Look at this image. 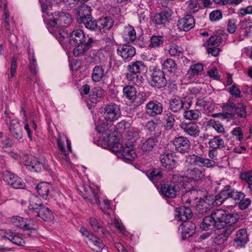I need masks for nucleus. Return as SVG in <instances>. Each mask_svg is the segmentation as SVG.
Wrapping results in <instances>:
<instances>
[{"mask_svg":"<svg viewBox=\"0 0 252 252\" xmlns=\"http://www.w3.org/2000/svg\"><path fill=\"white\" fill-rule=\"evenodd\" d=\"M25 221V220L23 218L19 216H14L10 219V221L12 224L20 228L24 225Z\"/></svg>","mask_w":252,"mask_h":252,"instance_id":"774afa93","label":"nucleus"},{"mask_svg":"<svg viewBox=\"0 0 252 252\" xmlns=\"http://www.w3.org/2000/svg\"><path fill=\"white\" fill-rule=\"evenodd\" d=\"M189 159H190L189 162L191 164H193L200 167H212L216 163L215 161L213 160L205 158L195 155L189 156L187 160Z\"/></svg>","mask_w":252,"mask_h":252,"instance_id":"4468645a","label":"nucleus"},{"mask_svg":"<svg viewBox=\"0 0 252 252\" xmlns=\"http://www.w3.org/2000/svg\"><path fill=\"white\" fill-rule=\"evenodd\" d=\"M203 70V66L201 63H197L191 65L188 71L189 77L198 75Z\"/></svg>","mask_w":252,"mask_h":252,"instance_id":"de8ad7c7","label":"nucleus"},{"mask_svg":"<svg viewBox=\"0 0 252 252\" xmlns=\"http://www.w3.org/2000/svg\"><path fill=\"white\" fill-rule=\"evenodd\" d=\"M121 148L119 150V152L121 154L125 161L133 160L137 157V154L133 149L132 145L125 147L121 146Z\"/></svg>","mask_w":252,"mask_h":252,"instance_id":"7c9ffc66","label":"nucleus"},{"mask_svg":"<svg viewBox=\"0 0 252 252\" xmlns=\"http://www.w3.org/2000/svg\"><path fill=\"white\" fill-rule=\"evenodd\" d=\"M188 188L189 189L187 190V191L189 196V197L191 202L193 201H196V202L197 201L199 200L200 197H201L202 191L195 188V187H192L191 188Z\"/></svg>","mask_w":252,"mask_h":252,"instance_id":"8fccbe9b","label":"nucleus"},{"mask_svg":"<svg viewBox=\"0 0 252 252\" xmlns=\"http://www.w3.org/2000/svg\"><path fill=\"white\" fill-rule=\"evenodd\" d=\"M122 35L124 40L128 43H132L137 38L135 30L134 27L130 25L124 27Z\"/></svg>","mask_w":252,"mask_h":252,"instance_id":"c85d7f7f","label":"nucleus"},{"mask_svg":"<svg viewBox=\"0 0 252 252\" xmlns=\"http://www.w3.org/2000/svg\"><path fill=\"white\" fill-rule=\"evenodd\" d=\"M163 109L162 104L157 100L150 101L145 108L146 113L151 117H156L161 114Z\"/></svg>","mask_w":252,"mask_h":252,"instance_id":"9b49d317","label":"nucleus"},{"mask_svg":"<svg viewBox=\"0 0 252 252\" xmlns=\"http://www.w3.org/2000/svg\"><path fill=\"white\" fill-rule=\"evenodd\" d=\"M208 144L211 148L214 149H221L224 147V142L219 136L210 139Z\"/></svg>","mask_w":252,"mask_h":252,"instance_id":"a18cd8bd","label":"nucleus"},{"mask_svg":"<svg viewBox=\"0 0 252 252\" xmlns=\"http://www.w3.org/2000/svg\"><path fill=\"white\" fill-rule=\"evenodd\" d=\"M103 110V116L107 122H115L121 115L119 106L114 103H109L105 105Z\"/></svg>","mask_w":252,"mask_h":252,"instance_id":"423d86ee","label":"nucleus"},{"mask_svg":"<svg viewBox=\"0 0 252 252\" xmlns=\"http://www.w3.org/2000/svg\"><path fill=\"white\" fill-rule=\"evenodd\" d=\"M249 236L246 228H241L237 231L235 237L234 239V243L235 246L243 247L249 241Z\"/></svg>","mask_w":252,"mask_h":252,"instance_id":"aec40b11","label":"nucleus"},{"mask_svg":"<svg viewBox=\"0 0 252 252\" xmlns=\"http://www.w3.org/2000/svg\"><path fill=\"white\" fill-rule=\"evenodd\" d=\"M158 142V138L156 137H151L147 139L141 145V149L143 151H152L157 146Z\"/></svg>","mask_w":252,"mask_h":252,"instance_id":"c9c22d12","label":"nucleus"},{"mask_svg":"<svg viewBox=\"0 0 252 252\" xmlns=\"http://www.w3.org/2000/svg\"><path fill=\"white\" fill-rule=\"evenodd\" d=\"M163 69L170 73H175L177 69L175 61L171 59H167L162 64Z\"/></svg>","mask_w":252,"mask_h":252,"instance_id":"79ce46f5","label":"nucleus"},{"mask_svg":"<svg viewBox=\"0 0 252 252\" xmlns=\"http://www.w3.org/2000/svg\"><path fill=\"white\" fill-rule=\"evenodd\" d=\"M29 64L28 67L32 73L36 75L37 73V64L36 60L32 53V56L29 55Z\"/></svg>","mask_w":252,"mask_h":252,"instance_id":"864d4df0","label":"nucleus"},{"mask_svg":"<svg viewBox=\"0 0 252 252\" xmlns=\"http://www.w3.org/2000/svg\"><path fill=\"white\" fill-rule=\"evenodd\" d=\"M126 68L129 72L132 73H141L144 72L147 70L144 63L141 61L131 62L126 66Z\"/></svg>","mask_w":252,"mask_h":252,"instance_id":"473e14b6","label":"nucleus"},{"mask_svg":"<svg viewBox=\"0 0 252 252\" xmlns=\"http://www.w3.org/2000/svg\"><path fill=\"white\" fill-rule=\"evenodd\" d=\"M150 85L155 88L161 89L166 86L167 80L162 70L155 67L151 71Z\"/></svg>","mask_w":252,"mask_h":252,"instance_id":"20e7f679","label":"nucleus"},{"mask_svg":"<svg viewBox=\"0 0 252 252\" xmlns=\"http://www.w3.org/2000/svg\"><path fill=\"white\" fill-rule=\"evenodd\" d=\"M222 17V14L221 12L219 10H215L212 11L210 13L209 18L210 20L212 22H216Z\"/></svg>","mask_w":252,"mask_h":252,"instance_id":"338daca9","label":"nucleus"},{"mask_svg":"<svg viewBox=\"0 0 252 252\" xmlns=\"http://www.w3.org/2000/svg\"><path fill=\"white\" fill-rule=\"evenodd\" d=\"M104 95V91L100 88H94L90 94V99L92 103H97L100 98Z\"/></svg>","mask_w":252,"mask_h":252,"instance_id":"4c0bfd02","label":"nucleus"},{"mask_svg":"<svg viewBox=\"0 0 252 252\" xmlns=\"http://www.w3.org/2000/svg\"><path fill=\"white\" fill-rule=\"evenodd\" d=\"M22 161L27 169L32 172H40L44 168L45 163L39 161L35 157L31 155H24Z\"/></svg>","mask_w":252,"mask_h":252,"instance_id":"6e6552de","label":"nucleus"},{"mask_svg":"<svg viewBox=\"0 0 252 252\" xmlns=\"http://www.w3.org/2000/svg\"><path fill=\"white\" fill-rule=\"evenodd\" d=\"M2 238L5 241L9 240L13 244L19 246H23L25 243L21 237L11 231L5 233V235Z\"/></svg>","mask_w":252,"mask_h":252,"instance_id":"f704fd0d","label":"nucleus"},{"mask_svg":"<svg viewBox=\"0 0 252 252\" xmlns=\"http://www.w3.org/2000/svg\"><path fill=\"white\" fill-rule=\"evenodd\" d=\"M160 160L162 166L168 169H172L176 166V161L170 152H166L161 155Z\"/></svg>","mask_w":252,"mask_h":252,"instance_id":"bb28decb","label":"nucleus"},{"mask_svg":"<svg viewBox=\"0 0 252 252\" xmlns=\"http://www.w3.org/2000/svg\"><path fill=\"white\" fill-rule=\"evenodd\" d=\"M28 213L35 217H40L46 221H50L54 219L52 211L43 205L37 196H33L30 198Z\"/></svg>","mask_w":252,"mask_h":252,"instance_id":"f03ea898","label":"nucleus"},{"mask_svg":"<svg viewBox=\"0 0 252 252\" xmlns=\"http://www.w3.org/2000/svg\"><path fill=\"white\" fill-rule=\"evenodd\" d=\"M149 96L148 93L139 92L138 94L135 96L134 101V105L139 106L144 104L146 102Z\"/></svg>","mask_w":252,"mask_h":252,"instance_id":"3c124183","label":"nucleus"},{"mask_svg":"<svg viewBox=\"0 0 252 252\" xmlns=\"http://www.w3.org/2000/svg\"><path fill=\"white\" fill-rule=\"evenodd\" d=\"M96 130L99 133H101L100 139L105 144H111L113 141H111L112 135L113 131L107 127L105 124H100L95 127Z\"/></svg>","mask_w":252,"mask_h":252,"instance_id":"a211bd4d","label":"nucleus"},{"mask_svg":"<svg viewBox=\"0 0 252 252\" xmlns=\"http://www.w3.org/2000/svg\"><path fill=\"white\" fill-rule=\"evenodd\" d=\"M239 219V215L237 213H229L224 210L218 209L205 217L199 226L203 230H212L215 228L219 229L231 225Z\"/></svg>","mask_w":252,"mask_h":252,"instance_id":"f257e3e1","label":"nucleus"},{"mask_svg":"<svg viewBox=\"0 0 252 252\" xmlns=\"http://www.w3.org/2000/svg\"><path fill=\"white\" fill-rule=\"evenodd\" d=\"M232 189L230 186H225L220 192V194L224 200L225 201L229 198H231V193Z\"/></svg>","mask_w":252,"mask_h":252,"instance_id":"69168bd1","label":"nucleus"},{"mask_svg":"<svg viewBox=\"0 0 252 252\" xmlns=\"http://www.w3.org/2000/svg\"><path fill=\"white\" fill-rule=\"evenodd\" d=\"M89 37H86L84 32L81 29L73 30L70 34L69 42L71 44L86 43Z\"/></svg>","mask_w":252,"mask_h":252,"instance_id":"412c9836","label":"nucleus"},{"mask_svg":"<svg viewBox=\"0 0 252 252\" xmlns=\"http://www.w3.org/2000/svg\"><path fill=\"white\" fill-rule=\"evenodd\" d=\"M183 48L177 45H172L170 46L169 50V53L171 56L180 57L183 55Z\"/></svg>","mask_w":252,"mask_h":252,"instance_id":"4d7b16f0","label":"nucleus"},{"mask_svg":"<svg viewBox=\"0 0 252 252\" xmlns=\"http://www.w3.org/2000/svg\"><path fill=\"white\" fill-rule=\"evenodd\" d=\"M236 104L229 100L224 103L222 106V109L225 117L228 119H234L235 118V114L233 113L235 110Z\"/></svg>","mask_w":252,"mask_h":252,"instance_id":"72a5a7b5","label":"nucleus"},{"mask_svg":"<svg viewBox=\"0 0 252 252\" xmlns=\"http://www.w3.org/2000/svg\"><path fill=\"white\" fill-rule=\"evenodd\" d=\"M222 41V37L218 35L211 36L204 43V47H216L219 46Z\"/></svg>","mask_w":252,"mask_h":252,"instance_id":"c03bdc74","label":"nucleus"},{"mask_svg":"<svg viewBox=\"0 0 252 252\" xmlns=\"http://www.w3.org/2000/svg\"><path fill=\"white\" fill-rule=\"evenodd\" d=\"M8 129L13 136L16 139H20L23 137V131L20 123L15 120L10 121Z\"/></svg>","mask_w":252,"mask_h":252,"instance_id":"a878e982","label":"nucleus"},{"mask_svg":"<svg viewBox=\"0 0 252 252\" xmlns=\"http://www.w3.org/2000/svg\"><path fill=\"white\" fill-rule=\"evenodd\" d=\"M88 196H85L86 199H87L92 204H98L99 200L97 194L94 192L92 188H89Z\"/></svg>","mask_w":252,"mask_h":252,"instance_id":"13d9d810","label":"nucleus"},{"mask_svg":"<svg viewBox=\"0 0 252 252\" xmlns=\"http://www.w3.org/2000/svg\"><path fill=\"white\" fill-rule=\"evenodd\" d=\"M235 115L236 114L238 118H246L247 114L246 112V105L244 103H238L235 106Z\"/></svg>","mask_w":252,"mask_h":252,"instance_id":"09e8293b","label":"nucleus"},{"mask_svg":"<svg viewBox=\"0 0 252 252\" xmlns=\"http://www.w3.org/2000/svg\"><path fill=\"white\" fill-rule=\"evenodd\" d=\"M77 21L85 18L92 16L91 7L87 4H82L79 6L76 9Z\"/></svg>","mask_w":252,"mask_h":252,"instance_id":"2f4dec72","label":"nucleus"},{"mask_svg":"<svg viewBox=\"0 0 252 252\" xmlns=\"http://www.w3.org/2000/svg\"><path fill=\"white\" fill-rule=\"evenodd\" d=\"M96 29L101 32H107L114 25V20L110 17H105L97 19Z\"/></svg>","mask_w":252,"mask_h":252,"instance_id":"6ab92c4d","label":"nucleus"},{"mask_svg":"<svg viewBox=\"0 0 252 252\" xmlns=\"http://www.w3.org/2000/svg\"><path fill=\"white\" fill-rule=\"evenodd\" d=\"M52 189L51 184L47 182H41L38 184L36 187V189L38 194L42 197L43 199L47 200L51 196L49 193Z\"/></svg>","mask_w":252,"mask_h":252,"instance_id":"c756f323","label":"nucleus"},{"mask_svg":"<svg viewBox=\"0 0 252 252\" xmlns=\"http://www.w3.org/2000/svg\"><path fill=\"white\" fill-rule=\"evenodd\" d=\"M151 43L149 46L151 48H157L162 45L164 42V38L162 36L153 35L151 37Z\"/></svg>","mask_w":252,"mask_h":252,"instance_id":"6e6d98bb","label":"nucleus"},{"mask_svg":"<svg viewBox=\"0 0 252 252\" xmlns=\"http://www.w3.org/2000/svg\"><path fill=\"white\" fill-rule=\"evenodd\" d=\"M186 101L178 96H173L169 102V108L174 113L179 112L184 108Z\"/></svg>","mask_w":252,"mask_h":252,"instance_id":"4be33fe9","label":"nucleus"},{"mask_svg":"<svg viewBox=\"0 0 252 252\" xmlns=\"http://www.w3.org/2000/svg\"><path fill=\"white\" fill-rule=\"evenodd\" d=\"M3 177L4 181L14 189H24L26 186L25 184L20 177L10 171H4Z\"/></svg>","mask_w":252,"mask_h":252,"instance_id":"1a4fd4ad","label":"nucleus"},{"mask_svg":"<svg viewBox=\"0 0 252 252\" xmlns=\"http://www.w3.org/2000/svg\"><path fill=\"white\" fill-rule=\"evenodd\" d=\"M195 26V20L191 15H187L178 21L177 27L181 31L188 32Z\"/></svg>","mask_w":252,"mask_h":252,"instance_id":"f3484780","label":"nucleus"},{"mask_svg":"<svg viewBox=\"0 0 252 252\" xmlns=\"http://www.w3.org/2000/svg\"><path fill=\"white\" fill-rule=\"evenodd\" d=\"M186 175L189 182L191 183V185L193 184L195 186L204 176L203 171L197 168L188 169L186 171Z\"/></svg>","mask_w":252,"mask_h":252,"instance_id":"2eb2a0df","label":"nucleus"},{"mask_svg":"<svg viewBox=\"0 0 252 252\" xmlns=\"http://www.w3.org/2000/svg\"><path fill=\"white\" fill-rule=\"evenodd\" d=\"M173 12L171 9L164 10L155 15L153 18V22L160 27H164L168 25Z\"/></svg>","mask_w":252,"mask_h":252,"instance_id":"9d476101","label":"nucleus"},{"mask_svg":"<svg viewBox=\"0 0 252 252\" xmlns=\"http://www.w3.org/2000/svg\"><path fill=\"white\" fill-rule=\"evenodd\" d=\"M72 21L71 15L63 11H56L53 19L48 20V25L54 28L60 29L66 27L70 25Z\"/></svg>","mask_w":252,"mask_h":252,"instance_id":"7ed1b4c3","label":"nucleus"},{"mask_svg":"<svg viewBox=\"0 0 252 252\" xmlns=\"http://www.w3.org/2000/svg\"><path fill=\"white\" fill-rule=\"evenodd\" d=\"M57 141L59 151L56 152L55 153V156L62 162H68L69 161L68 153L65 149L63 141L62 140L61 137L60 136L58 137Z\"/></svg>","mask_w":252,"mask_h":252,"instance_id":"b1692460","label":"nucleus"},{"mask_svg":"<svg viewBox=\"0 0 252 252\" xmlns=\"http://www.w3.org/2000/svg\"><path fill=\"white\" fill-rule=\"evenodd\" d=\"M124 95L128 99H133L136 94V89L132 85H126L123 90Z\"/></svg>","mask_w":252,"mask_h":252,"instance_id":"49530a36","label":"nucleus"},{"mask_svg":"<svg viewBox=\"0 0 252 252\" xmlns=\"http://www.w3.org/2000/svg\"><path fill=\"white\" fill-rule=\"evenodd\" d=\"M104 69L101 65H96L93 70L92 79L93 81L98 82L100 81L104 75Z\"/></svg>","mask_w":252,"mask_h":252,"instance_id":"37998d69","label":"nucleus"},{"mask_svg":"<svg viewBox=\"0 0 252 252\" xmlns=\"http://www.w3.org/2000/svg\"><path fill=\"white\" fill-rule=\"evenodd\" d=\"M179 189L180 187L177 184L172 185L162 184L160 185L159 192L164 197L173 198L176 196L177 192Z\"/></svg>","mask_w":252,"mask_h":252,"instance_id":"dca6fc26","label":"nucleus"},{"mask_svg":"<svg viewBox=\"0 0 252 252\" xmlns=\"http://www.w3.org/2000/svg\"><path fill=\"white\" fill-rule=\"evenodd\" d=\"M251 200L249 198L244 197L243 199L240 200L238 202V206L241 210H244L247 209L251 204Z\"/></svg>","mask_w":252,"mask_h":252,"instance_id":"680f3d73","label":"nucleus"},{"mask_svg":"<svg viewBox=\"0 0 252 252\" xmlns=\"http://www.w3.org/2000/svg\"><path fill=\"white\" fill-rule=\"evenodd\" d=\"M175 211L176 215L181 221H186L193 216L192 210L189 206H181L176 208Z\"/></svg>","mask_w":252,"mask_h":252,"instance_id":"5701e85b","label":"nucleus"},{"mask_svg":"<svg viewBox=\"0 0 252 252\" xmlns=\"http://www.w3.org/2000/svg\"><path fill=\"white\" fill-rule=\"evenodd\" d=\"M137 73H132L129 72L126 74V78L131 83L140 86L143 83L144 78L143 76Z\"/></svg>","mask_w":252,"mask_h":252,"instance_id":"58836bf2","label":"nucleus"},{"mask_svg":"<svg viewBox=\"0 0 252 252\" xmlns=\"http://www.w3.org/2000/svg\"><path fill=\"white\" fill-rule=\"evenodd\" d=\"M80 232L83 236L88 238L87 243L93 251L96 252H100L103 250L104 246L99 238H97L84 227H82L80 228Z\"/></svg>","mask_w":252,"mask_h":252,"instance_id":"39448f33","label":"nucleus"},{"mask_svg":"<svg viewBox=\"0 0 252 252\" xmlns=\"http://www.w3.org/2000/svg\"><path fill=\"white\" fill-rule=\"evenodd\" d=\"M77 22L80 24H83L85 28L90 31H94L96 30V21H95L93 17L90 16L80 20Z\"/></svg>","mask_w":252,"mask_h":252,"instance_id":"a19ab883","label":"nucleus"},{"mask_svg":"<svg viewBox=\"0 0 252 252\" xmlns=\"http://www.w3.org/2000/svg\"><path fill=\"white\" fill-rule=\"evenodd\" d=\"M162 176V172L159 169H154L147 174L149 179L154 183L160 179Z\"/></svg>","mask_w":252,"mask_h":252,"instance_id":"603ef678","label":"nucleus"},{"mask_svg":"<svg viewBox=\"0 0 252 252\" xmlns=\"http://www.w3.org/2000/svg\"><path fill=\"white\" fill-rule=\"evenodd\" d=\"M188 105L189 107H186L185 109L184 112V118L190 120H197L199 118L201 117V113L198 110H187L190 107V103H189Z\"/></svg>","mask_w":252,"mask_h":252,"instance_id":"ea45409f","label":"nucleus"},{"mask_svg":"<svg viewBox=\"0 0 252 252\" xmlns=\"http://www.w3.org/2000/svg\"><path fill=\"white\" fill-rule=\"evenodd\" d=\"M228 92L235 98H241L242 96L240 88L236 84L230 87Z\"/></svg>","mask_w":252,"mask_h":252,"instance_id":"052dcab7","label":"nucleus"},{"mask_svg":"<svg viewBox=\"0 0 252 252\" xmlns=\"http://www.w3.org/2000/svg\"><path fill=\"white\" fill-rule=\"evenodd\" d=\"M172 142L176 151L182 154L188 153L190 150V142L187 137H175L173 139Z\"/></svg>","mask_w":252,"mask_h":252,"instance_id":"0eeeda50","label":"nucleus"},{"mask_svg":"<svg viewBox=\"0 0 252 252\" xmlns=\"http://www.w3.org/2000/svg\"><path fill=\"white\" fill-rule=\"evenodd\" d=\"M187 4V9L189 13H195L200 8V4L197 0H189Z\"/></svg>","mask_w":252,"mask_h":252,"instance_id":"5fc2aeb1","label":"nucleus"},{"mask_svg":"<svg viewBox=\"0 0 252 252\" xmlns=\"http://www.w3.org/2000/svg\"><path fill=\"white\" fill-rule=\"evenodd\" d=\"M117 51L118 54L124 60H130L136 54V50L134 47L125 44L120 45Z\"/></svg>","mask_w":252,"mask_h":252,"instance_id":"ddd939ff","label":"nucleus"},{"mask_svg":"<svg viewBox=\"0 0 252 252\" xmlns=\"http://www.w3.org/2000/svg\"><path fill=\"white\" fill-rule=\"evenodd\" d=\"M246 196V195L241 191H238L234 189H232L231 193V198L235 202H238L240 200L242 199Z\"/></svg>","mask_w":252,"mask_h":252,"instance_id":"0e129e2a","label":"nucleus"},{"mask_svg":"<svg viewBox=\"0 0 252 252\" xmlns=\"http://www.w3.org/2000/svg\"><path fill=\"white\" fill-rule=\"evenodd\" d=\"M209 103V99L206 97L198 98L196 102L197 106L199 107L201 109L203 108L204 110L208 109Z\"/></svg>","mask_w":252,"mask_h":252,"instance_id":"e2e57ef3","label":"nucleus"},{"mask_svg":"<svg viewBox=\"0 0 252 252\" xmlns=\"http://www.w3.org/2000/svg\"><path fill=\"white\" fill-rule=\"evenodd\" d=\"M93 42L92 38H88L86 43L76 44L73 49V54L75 57L83 55L92 47Z\"/></svg>","mask_w":252,"mask_h":252,"instance_id":"393cba45","label":"nucleus"},{"mask_svg":"<svg viewBox=\"0 0 252 252\" xmlns=\"http://www.w3.org/2000/svg\"><path fill=\"white\" fill-rule=\"evenodd\" d=\"M198 213L201 215L207 214L210 210V204L208 197L205 196L204 198L200 197L199 200L196 201Z\"/></svg>","mask_w":252,"mask_h":252,"instance_id":"cd10ccee","label":"nucleus"},{"mask_svg":"<svg viewBox=\"0 0 252 252\" xmlns=\"http://www.w3.org/2000/svg\"><path fill=\"white\" fill-rule=\"evenodd\" d=\"M90 224L95 231L98 232L99 230H101L102 234L105 235V231L102 229L101 226L99 224L96 218L91 217L90 219Z\"/></svg>","mask_w":252,"mask_h":252,"instance_id":"bf43d9fd","label":"nucleus"},{"mask_svg":"<svg viewBox=\"0 0 252 252\" xmlns=\"http://www.w3.org/2000/svg\"><path fill=\"white\" fill-rule=\"evenodd\" d=\"M180 127L184 133L192 137H196L200 134V129L197 124L194 122H182Z\"/></svg>","mask_w":252,"mask_h":252,"instance_id":"f8f14e48","label":"nucleus"},{"mask_svg":"<svg viewBox=\"0 0 252 252\" xmlns=\"http://www.w3.org/2000/svg\"><path fill=\"white\" fill-rule=\"evenodd\" d=\"M185 222L182 227V234L185 237L191 236L195 233V225L190 221Z\"/></svg>","mask_w":252,"mask_h":252,"instance_id":"e433bc0d","label":"nucleus"}]
</instances>
